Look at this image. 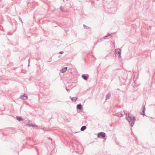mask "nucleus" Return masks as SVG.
<instances>
[{
	"instance_id": "f257e3e1",
	"label": "nucleus",
	"mask_w": 155,
	"mask_h": 155,
	"mask_svg": "<svg viewBox=\"0 0 155 155\" xmlns=\"http://www.w3.org/2000/svg\"><path fill=\"white\" fill-rule=\"evenodd\" d=\"M127 120L129 122L130 126L133 127L134 124V122L136 120V118L135 117H131L129 114L127 117H126Z\"/></svg>"
},
{
	"instance_id": "f03ea898",
	"label": "nucleus",
	"mask_w": 155,
	"mask_h": 155,
	"mask_svg": "<svg viewBox=\"0 0 155 155\" xmlns=\"http://www.w3.org/2000/svg\"><path fill=\"white\" fill-rule=\"evenodd\" d=\"M106 134L105 133L103 132H101L100 133H98L97 134V136L98 137H103L104 138L105 137Z\"/></svg>"
},
{
	"instance_id": "7ed1b4c3",
	"label": "nucleus",
	"mask_w": 155,
	"mask_h": 155,
	"mask_svg": "<svg viewBox=\"0 0 155 155\" xmlns=\"http://www.w3.org/2000/svg\"><path fill=\"white\" fill-rule=\"evenodd\" d=\"M116 54L118 55V57L120 58L121 55V50L120 49H118L116 51Z\"/></svg>"
},
{
	"instance_id": "20e7f679",
	"label": "nucleus",
	"mask_w": 155,
	"mask_h": 155,
	"mask_svg": "<svg viewBox=\"0 0 155 155\" xmlns=\"http://www.w3.org/2000/svg\"><path fill=\"white\" fill-rule=\"evenodd\" d=\"M113 115L114 116H116L120 117H121L123 116V114L121 112H118L117 113H115L113 114Z\"/></svg>"
},
{
	"instance_id": "39448f33",
	"label": "nucleus",
	"mask_w": 155,
	"mask_h": 155,
	"mask_svg": "<svg viewBox=\"0 0 155 155\" xmlns=\"http://www.w3.org/2000/svg\"><path fill=\"white\" fill-rule=\"evenodd\" d=\"M146 110L145 107H143L142 110L140 111V114L143 116L145 115V111Z\"/></svg>"
},
{
	"instance_id": "423d86ee",
	"label": "nucleus",
	"mask_w": 155,
	"mask_h": 155,
	"mask_svg": "<svg viewBox=\"0 0 155 155\" xmlns=\"http://www.w3.org/2000/svg\"><path fill=\"white\" fill-rule=\"evenodd\" d=\"M20 98L24 100H26L28 98L27 95L26 94H24V95L21 96L20 97Z\"/></svg>"
},
{
	"instance_id": "0eeeda50",
	"label": "nucleus",
	"mask_w": 155,
	"mask_h": 155,
	"mask_svg": "<svg viewBox=\"0 0 155 155\" xmlns=\"http://www.w3.org/2000/svg\"><path fill=\"white\" fill-rule=\"evenodd\" d=\"M28 125L30 127H37L38 126L36 125L34 123H31L30 124H28Z\"/></svg>"
},
{
	"instance_id": "6e6552de",
	"label": "nucleus",
	"mask_w": 155,
	"mask_h": 155,
	"mask_svg": "<svg viewBox=\"0 0 155 155\" xmlns=\"http://www.w3.org/2000/svg\"><path fill=\"white\" fill-rule=\"evenodd\" d=\"M110 96L111 94L110 93L107 94L106 96V100H107L109 99Z\"/></svg>"
},
{
	"instance_id": "1a4fd4ad",
	"label": "nucleus",
	"mask_w": 155,
	"mask_h": 155,
	"mask_svg": "<svg viewBox=\"0 0 155 155\" xmlns=\"http://www.w3.org/2000/svg\"><path fill=\"white\" fill-rule=\"evenodd\" d=\"M111 36V34H108L107 35L104 36L103 38L105 39H107L109 38V37Z\"/></svg>"
},
{
	"instance_id": "9d476101",
	"label": "nucleus",
	"mask_w": 155,
	"mask_h": 155,
	"mask_svg": "<svg viewBox=\"0 0 155 155\" xmlns=\"http://www.w3.org/2000/svg\"><path fill=\"white\" fill-rule=\"evenodd\" d=\"M67 67H65L63 68L61 71V72L62 73H64L67 70Z\"/></svg>"
},
{
	"instance_id": "9b49d317",
	"label": "nucleus",
	"mask_w": 155,
	"mask_h": 155,
	"mask_svg": "<svg viewBox=\"0 0 155 155\" xmlns=\"http://www.w3.org/2000/svg\"><path fill=\"white\" fill-rule=\"evenodd\" d=\"M82 78L85 80H87L88 77L84 74H82Z\"/></svg>"
},
{
	"instance_id": "f8f14e48",
	"label": "nucleus",
	"mask_w": 155,
	"mask_h": 155,
	"mask_svg": "<svg viewBox=\"0 0 155 155\" xmlns=\"http://www.w3.org/2000/svg\"><path fill=\"white\" fill-rule=\"evenodd\" d=\"M86 129V127L85 126H82L81 128V131H84Z\"/></svg>"
},
{
	"instance_id": "ddd939ff",
	"label": "nucleus",
	"mask_w": 155,
	"mask_h": 155,
	"mask_svg": "<svg viewBox=\"0 0 155 155\" xmlns=\"http://www.w3.org/2000/svg\"><path fill=\"white\" fill-rule=\"evenodd\" d=\"M77 111L80 112V111L83 109V107H76Z\"/></svg>"
},
{
	"instance_id": "4468645a",
	"label": "nucleus",
	"mask_w": 155,
	"mask_h": 155,
	"mask_svg": "<svg viewBox=\"0 0 155 155\" xmlns=\"http://www.w3.org/2000/svg\"><path fill=\"white\" fill-rule=\"evenodd\" d=\"M16 119L18 121H21L23 120L21 117L20 116H17Z\"/></svg>"
},
{
	"instance_id": "2eb2a0df",
	"label": "nucleus",
	"mask_w": 155,
	"mask_h": 155,
	"mask_svg": "<svg viewBox=\"0 0 155 155\" xmlns=\"http://www.w3.org/2000/svg\"><path fill=\"white\" fill-rule=\"evenodd\" d=\"M77 99V97H73L71 98V101L73 102H75Z\"/></svg>"
},
{
	"instance_id": "dca6fc26",
	"label": "nucleus",
	"mask_w": 155,
	"mask_h": 155,
	"mask_svg": "<svg viewBox=\"0 0 155 155\" xmlns=\"http://www.w3.org/2000/svg\"><path fill=\"white\" fill-rule=\"evenodd\" d=\"M83 27H84V28H86V29H89V28H89V27L87 26H86L85 25H83Z\"/></svg>"
},
{
	"instance_id": "f3484780",
	"label": "nucleus",
	"mask_w": 155,
	"mask_h": 155,
	"mask_svg": "<svg viewBox=\"0 0 155 155\" xmlns=\"http://www.w3.org/2000/svg\"><path fill=\"white\" fill-rule=\"evenodd\" d=\"M19 19L21 23H23V22L22 21L21 18L20 17H19Z\"/></svg>"
},
{
	"instance_id": "a211bd4d",
	"label": "nucleus",
	"mask_w": 155,
	"mask_h": 155,
	"mask_svg": "<svg viewBox=\"0 0 155 155\" xmlns=\"http://www.w3.org/2000/svg\"><path fill=\"white\" fill-rule=\"evenodd\" d=\"M76 107H82V105L81 104H79L77 105Z\"/></svg>"
},
{
	"instance_id": "6ab92c4d",
	"label": "nucleus",
	"mask_w": 155,
	"mask_h": 155,
	"mask_svg": "<svg viewBox=\"0 0 155 155\" xmlns=\"http://www.w3.org/2000/svg\"><path fill=\"white\" fill-rule=\"evenodd\" d=\"M64 53V52L63 51H61L59 52L60 54H62Z\"/></svg>"
},
{
	"instance_id": "aec40b11",
	"label": "nucleus",
	"mask_w": 155,
	"mask_h": 155,
	"mask_svg": "<svg viewBox=\"0 0 155 155\" xmlns=\"http://www.w3.org/2000/svg\"><path fill=\"white\" fill-rule=\"evenodd\" d=\"M30 62V59L29 58L28 60V64H29Z\"/></svg>"
},
{
	"instance_id": "412c9836",
	"label": "nucleus",
	"mask_w": 155,
	"mask_h": 155,
	"mask_svg": "<svg viewBox=\"0 0 155 155\" xmlns=\"http://www.w3.org/2000/svg\"><path fill=\"white\" fill-rule=\"evenodd\" d=\"M66 90H67V91H69V90L68 89H67V88L66 89Z\"/></svg>"
},
{
	"instance_id": "4be33fe9",
	"label": "nucleus",
	"mask_w": 155,
	"mask_h": 155,
	"mask_svg": "<svg viewBox=\"0 0 155 155\" xmlns=\"http://www.w3.org/2000/svg\"><path fill=\"white\" fill-rule=\"evenodd\" d=\"M29 66V64H28V66Z\"/></svg>"
},
{
	"instance_id": "5701e85b",
	"label": "nucleus",
	"mask_w": 155,
	"mask_h": 155,
	"mask_svg": "<svg viewBox=\"0 0 155 155\" xmlns=\"http://www.w3.org/2000/svg\"><path fill=\"white\" fill-rule=\"evenodd\" d=\"M36 150H37V152H38V150H37V149H36Z\"/></svg>"
},
{
	"instance_id": "b1692460",
	"label": "nucleus",
	"mask_w": 155,
	"mask_h": 155,
	"mask_svg": "<svg viewBox=\"0 0 155 155\" xmlns=\"http://www.w3.org/2000/svg\"><path fill=\"white\" fill-rule=\"evenodd\" d=\"M48 139H50V138H49Z\"/></svg>"
}]
</instances>
